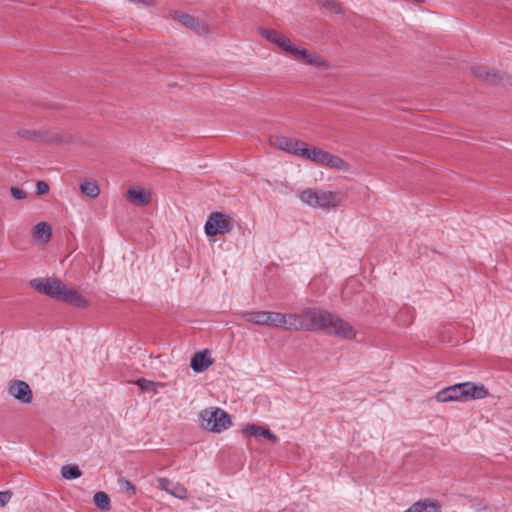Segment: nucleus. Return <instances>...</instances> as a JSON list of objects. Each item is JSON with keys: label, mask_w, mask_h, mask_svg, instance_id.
Wrapping results in <instances>:
<instances>
[{"label": "nucleus", "mask_w": 512, "mask_h": 512, "mask_svg": "<svg viewBox=\"0 0 512 512\" xmlns=\"http://www.w3.org/2000/svg\"><path fill=\"white\" fill-rule=\"evenodd\" d=\"M269 141L273 147L302 159L309 160L318 166L343 173L352 172L351 164L342 157L316 146H310L295 138L276 135L271 136Z\"/></svg>", "instance_id": "f257e3e1"}, {"label": "nucleus", "mask_w": 512, "mask_h": 512, "mask_svg": "<svg viewBox=\"0 0 512 512\" xmlns=\"http://www.w3.org/2000/svg\"><path fill=\"white\" fill-rule=\"evenodd\" d=\"M290 330H325L342 338L355 336L354 328L338 316L317 308H305L300 313H289Z\"/></svg>", "instance_id": "f03ea898"}, {"label": "nucleus", "mask_w": 512, "mask_h": 512, "mask_svg": "<svg viewBox=\"0 0 512 512\" xmlns=\"http://www.w3.org/2000/svg\"><path fill=\"white\" fill-rule=\"evenodd\" d=\"M29 284L39 293L45 294L56 300L78 308H86L88 306V301L84 296H82L75 288L68 286L58 278H34L30 280Z\"/></svg>", "instance_id": "7ed1b4c3"}, {"label": "nucleus", "mask_w": 512, "mask_h": 512, "mask_svg": "<svg viewBox=\"0 0 512 512\" xmlns=\"http://www.w3.org/2000/svg\"><path fill=\"white\" fill-rule=\"evenodd\" d=\"M298 199L310 208L329 212L341 206L343 193L340 190L305 188L298 193Z\"/></svg>", "instance_id": "20e7f679"}, {"label": "nucleus", "mask_w": 512, "mask_h": 512, "mask_svg": "<svg viewBox=\"0 0 512 512\" xmlns=\"http://www.w3.org/2000/svg\"><path fill=\"white\" fill-rule=\"evenodd\" d=\"M488 395V391L482 385H475L470 382L459 383L448 386L438 391L435 399L438 402H465L472 399H483Z\"/></svg>", "instance_id": "39448f33"}, {"label": "nucleus", "mask_w": 512, "mask_h": 512, "mask_svg": "<svg viewBox=\"0 0 512 512\" xmlns=\"http://www.w3.org/2000/svg\"><path fill=\"white\" fill-rule=\"evenodd\" d=\"M198 417L200 427L213 433H221L232 425L229 414L218 407L203 409Z\"/></svg>", "instance_id": "423d86ee"}, {"label": "nucleus", "mask_w": 512, "mask_h": 512, "mask_svg": "<svg viewBox=\"0 0 512 512\" xmlns=\"http://www.w3.org/2000/svg\"><path fill=\"white\" fill-rule=\"evenodd\" d=\"M234 226L235 222L231 215L215 211L209 214L204 225V232L208 237H215L229 234Z\"/></svg>", "instance_id": "0eeeda50"}, {"label": "nucleus", "mask_w": 512, "mask_h": 512, "mask_svg": "<svg viewBox=\"0 0 512 512\" xmlns=\"http://www.w3.org/2000/svg\"><path fill=\"white\" fill-rule=\"evenodd\" d=\"M289 54L298 62L311 65L319 69H327L328 61L315 51L294 44Z\"/></svg>", "instance_id": "6e6552de"}, {"label": "nucleus", "mask_w": 512, "mask_h": 512, "mask_svg": "<svg viewBox=\"0 0 512 512\" xmlns=\"http://www.w3.org/2000/svg\"><path fill=\"white\" fill-rule=\"evenodd\" d=\"M8 394L23 404H29L33 399L30 386L22 380L11 381L8 385Z\"/></svg>", "instance_id": "1a4fd4ad"}, {"label": "nucleus", "mask_w": 512, "mask_h": 512, "mask_svg": "<svg viewBox=\"0 0 512 512\" xmlns=\"http://www.w3.org/2000/svg\"><path fill=\"white\" fill-rule=\"evenodd\" d=\"M260 34L269 42L276 45L283 51L289 52L291 51L294 43L286 37L284 34L274 30V29H261Z\"/></svg>", "instance_id": "9d476101"}, {"label": "nucleus", "mask_w": 512, "mask_h": 512, "mask_svg": "<svg viewBox=\"0 0 512 512\" xmlns=\"http://www.w3.org/2000/svg\"><path fill=\"white\" fill-rule=\"evenodd\" d=\"M151 191L149 189L133 186L127 191L128 200L136 206L148 205L151 201Z\"/></svg>", "instance_id": "9b49d317"}, {"label": "nucleus", "mask_w": 512, "mask_h": 512, "mask_svg": "<svg viewBox=\"0 0 512 512\" xmlns=\"http://www.w3.org/2000/svg\"><path fill=\"white\" fill-rule=\"evenodd\" d=\"M264 326L290 330L289 314L265 311Z\"/></svg>", "instance_id": "f8f14e48"}, {"label": "nucleus", "mask_w": 512, "mask_h": 512, "mask_svg": "<svg viewBox=\"0 0 512 512\" xmlns=\"http://www.w3.org/2000/svg\"><path fill=\"white\" fill-rule=\"evenodd\" d=\"M32 236L37 243H48L52 237V227L47 222H39L34 226Z\"/></svg>", "instance_id": "ddd939ff"}, {"label": "nucleus", "mask_w": 512, "mask_h": 512, "mask_svg": "<svg viewBox=\"0 0 512 512\" xmlns=\"http://www.w3.org/2000/svg\"><path fill=\"white\" fill-rule=\"evenodd\" d=\"M441 505L438 501L432 499H424L415 502L405 512H440Z\"/></svg>", "instance_id": "4468645a"}, {"label": "nucleus", "mask_w": 512, "mask_h": 512, "mask_svg": "<svg viewBox=\"0 0 512 512\" xmlns=\"http://www.w3.org/2000/svg\"><path fill=\"white\" fill-rule=\"evenodd\" d=\"M242 431L245 435L255 436V437L263 436L270 441H273V442L278 441V437L274 433H272L267 427L250 424V425H246Z\"/></svg>", "instance_id": "2eb2a0df"}, {"label": "nucleus", "mask_w": 512, "mask_h": 512, "mask_svg": "<svg viewBox=\"0 0 512 512\" xmlns=\"http://www.w3.org/2000/svg\"><path fill=\"white\" fill-rule=\"evenodd\" d=\"M212 363L213 359L209 354H194L190 366L195 372L200 373L205 371Z\"/></svg>", "instance_id": "dca6fc26"}, {"label": "nucleus", "mask_w": 512, "mask_h": 512, "mask_svg": "<svg viewBox=\"0 0 512 512\" xmlns=\"http://www.w3.org/2000/svg\"><path fill=\"white\" fill-rule=\"evenodd\" d=\"M81 192L89 198H97L100 194L98 183L93 179H84L80 182Z\"/></svg>", "instance_id": "f3484780"}, {"label": "nucleus", "mask_w": 512, "mask_h": 512, "mask_svg": "<svg viewBox=\"0 0 512 512\" xmlns=\"http://www.w3.org/2000/svg\"><path fill=\"white\" fill-rule=\"evenodd\" d=\"M142 391L151 392L153 394H157L159 392V388L165 386L163 382H154L145 378H140L134 382Z\"/></svg>", "instance_id": "a211bd4d"}, {"label": "nucleus", "mask_w": 512, "mask_h": 512, "mask_svg": "<svg viewBox=\"0 0 512 512\" xmlns=\"http://www.w3.org/2000/svg\"><path fill=\"white\" fill-rule=\"evenodd\" d=\"M240 317L245 322L264 326L265 311H245Z\"/></svg>", "instance_id": "6ab92c4d"}, {"label": "nucleus", "mask_w": 512, "mask_h": 512, "mask_svg": "<svg viewBox=\"0 0 512 512\" xmlns=\"http://www.w3.org/2000/svg\"><path fill=\"white\" fill-rule=\"evenodd\" d=\"M181 22L191 28V29H194L196 30L198 33H201V32H204L205 31V27L204 25L200 24V22L193 16L191 15H188V14H185V15H182L181 16Z\"/></svg>", "instance_id": "aec40b11"}, {"label": "nucleus", "mask_w": 512, "mask_h": 512, "mask_svg": "<svg viewBox=\"0 0 512 512\" xmlns=\"http://www.w3.org/2000/svg\"><path fill=\"white\" fill-rule=\"evenodd\" d=\"M93 502L96 507L102 510H108L110 508V498L105 492H97L93 497Z\"/></svg>", "instance_id": "412c9836"}, {"label": "nucleus", "mask_w": 512, "mask_h": 512, "mask_svg": "<svg viewBox=\"0 0 512 512\" xmlns=\"http://www.w3.org/2000/svg\"><path fill=\"white\" fill-rule=\"evenodd\" d=\"M61 475L65 479H76L81 476V471L77 465H65L61 469Z\"/></svg>", "instance_id": "4be33fe9"}, {"label": "nucleus", "mask_w": 512, "mask_h": 512, "mask_svg": "<svg viewBox=\"0 0 512 512\" xmlns=\"http://www.w3.org/2000/svg\"><path fill=\"white\" fill-rule=\"evenodd\" d=\"M169 494L179 499H185L187 497V490L182 484L173 482Z\"/></svg>", "instance_id": "5701e85b"}, {"label": "nucleus", "mask_w": 512, "mask_h": 512, "mask_svg": "<svg viewBox=\"0 0 512 512\" xmlns=\"http://www.w3.org/2000/svg\"><path fill=\"white\" fill-rule=\"evenodd\" d=\"M49 191V185L45 181H38L36 183V194L37 195H44L48 193Z\"/></svg>", "instance_id": "b1692460"}, {"label": "nucleus", "mask_w": 512, "mask_h": 512, "mask_svg": "<svg viewBox=\"0 0 512 512\" xmlns=\"http://www.w3.org/2000/svg\"><path fill=\"white\" fill-rule=\"evenodd\" d=\"M158 484L162 490L170 493L173 482L167 478H158Z\"/></svg>", "instance_id": "393cba45"}, {"label": "nucleus", "mask_w": 512, "mask_h": 512, "mask_svg": "<svg viewBox=\"0 0 512 512\" xmlns=\"http://www.w3.org/2000/svg\"><path fill=\"white\" fill-rule=\"evenodd\" d=\"M325 7L333 11L334 13L341 12V6L336 0H328L323 4Z\"/></svg>", "instance_id": "a878e982"}, {"label": "nucleus", "mask_w": 512, "mask_h": 512, "mask_svg": "<svg viewBox=\"0 0 512 512\" xmlns=\"http://www.w3.org/2000/svg\"><path fill=\"white\" fill-rule=\"evenodd\" d=\"M10 191H11L12 196L18 200L25 199L27 196L25 191H23L22 189L17 188V187H12Z\"/></svg>", "instance_id": "bb28decb"}, {"label": "nucleus", "mask_w": 512, "mask_h": 512, "mask_svg": "<svg viewBox=\"0 0 512 512\" xmlns=\"http://www.w3.org/2000/svg\"><path fill=\"white\" fill-rule=\"evenodd\" d=\"M12 494L10 491H0V507L5 506L11 499Z\"/></svg>", "instance_id": "cd10ccee"}, {"label": "nucleus", "mask_w": 512, "mask_h": 512, "mask_svg": "<svg viewBox=\"0 0 512 512\" xmlns=\"http://www.w3.org/2000/svg\"><path fill=\"white\" fill-rule=\"evenodd\" d=\"M124 486L127 491H131L133 494L135 493V487L129 481H125Z\"/></svg>", "instance_id": "c85d7f7f"}, {"label": "nucleus", "mask_w": 512, "mask_h": 512, "mask_svg": "<svg viewBox=\"0 0 512 512\" xmlns=\"http://www.w3.org/2000/svg\"><path fill=\"white\" fill-rule=\"evenodd\" d=\"M201 352L207 353V352H209V350L208 349H203Z\"/></svg>", "instance_id": "c756f323"}]
</instances>
